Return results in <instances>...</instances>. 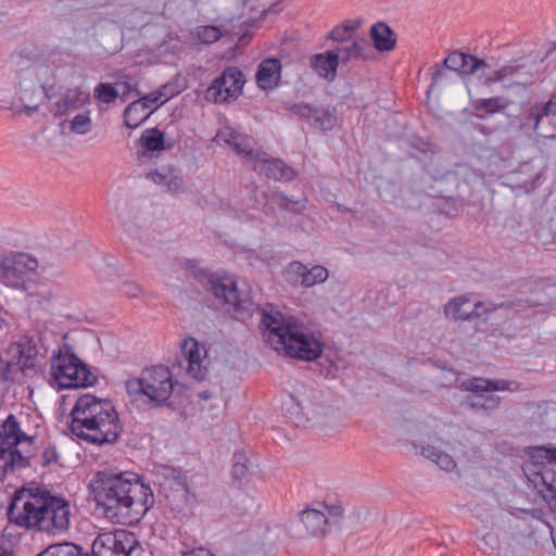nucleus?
I'll list each match as a JSON object with an SVG mask.
<instances>
[{
	"label": "nucleus",
	"mask_w": 556,
	"mask_h": 556,
	"mask_svg": "<svg viewBox=\"0 0 556 556\" xmlns=\"http://www.w3.org/2000/svg\"><path fill=\"white\" fill-rule=\"evenodd\" d=\"M421 454L426 458L435 463L441 469L445 471H452L456 467V462L454 460V458L435 446H424L421 450Z\"/></svg>",
	"instance_id": "obj_34"
},
{
	"label": "nucleus",
	"mask_w": 556,
	"mask_h": 556,
	"mask_svg": "<svg viewBox=\"0 0 556 556\" xmlns=\"http://www.w3.org/2000/svg\"><path fill=\"white\" fill-rule=\"evenodd\" d=\"M532 75L523 64L504 65L484 79V85L491 87L501 83L504 88L526 87L531 84Z\"/></svg>",
	"instance_id": "obj_20"
},
{
	"label": "nucleus",
	"mask_w": 556,
	"mask_h": 556,
	"mask_svg": "<svg viewBox=\"0 0 556 556\" xmlns=\"http://www.w3.org/2000/svg\"><path fill=\"white\" fill-rule=\"evenodd\" d=\"M443 66L460 75H471L488 64L471 54L454 51L444 59Z\"/></svg>",
	"instance_id": "obj_25"
},
{
	"label": "nucleus",
	"mask_w": 556,
	"mask_h": 556,
	"mask_svg": "<svg viewBox=\"0 0 556 556\" xmlns=\"http://www.w3.org/2000/svg\"><path fill=\"white\" fill-rule=\"evenodd\" d=\"M180 556H215L208 549L203 547H197L191 549H184L180 552Z\"/></svg>",
	"instance_id": "obj_48"
},
{
	"label": "nucleus",
	"mask_w": 556,
	"mask_h": 556,
	"mask_svg": "<svg viewBox=\"0 0 556 556\" xmlns=\"http://www.w3.org/2000/svg\"><path fill=\"white\" fill-rule=\"evenodd\" d=\"M152 111H148L143 106V102L132 101L129 103L124 111V123L128 128H137L141 125L150 115Z\"/></svg>",
	"instance_id": "obj_32"
},
{
	"label": "nucleus",
	"mask_w": 556,
	"mask_h": 556,
	"mask_svg": "<svg viewBox=\"0 0 556 556\" xmlns=\"http://www.w3.org/2000/svg\"><path fill=\"white\" fill-rule=\"evenodd\" d=\"M55 68L41 60L28 62L21 59L17 63L20 100L26 110H37L46 96L45 86L54 80Z\"/></svg>",
	"instance_id": "obj_7"
},
{
	"label": "nucleus",
	"mask_w": 556,
	"mask_h": 556,
	"mask_svg": "<svg viewBox=\"0 0 556 556\" xmlns=\"http://www.w3.org/2000/svg\"><path fill=\"white\" fill-rule=\"evenodd\" d=\"M472 407H484V404H480L479 402L471 403Z\"/></svg>",
	"instance_id": "obj_53"
},
{
	"label": "nucleus",
	"mask_w": 556,
	"mask_h": 556,
	"mask_svg": "<svg viewBox=\"0 0 556 556\" xmlns=\"http://www.w3.org/2000/svg\"><path fill=\"white\" fill-rule=\"evenodd\" d=\"M215 140L216 142H224L230 147L249 166H252L257 157H262V151L252 149L248 140L231 128H225L218 131Z\"/></svg>",
	"instance_id": "obj_23"
},
{
	"label": "nucleus",
	"mask_w": 556,
	"mask_h": 556,
	"mask_svg": "<svg viewBox=\"0 0 556 556\" xmlns=\"http://www.w3.org/2000/svg\"><path fill=\"white\" fill-rule=\"evenodd\" d=\"M374 48L380 52L391 51L396 45L395 33L383 22L375 23L370 28Z\"/></svg>",
	"instance_id": "obj_30"
},
{
	"label": "nucleus",
	"mask_w": 556,
	"mask_h": 556,
	"mask_svg": "<svg viewBox=\"0 0 556 556\" xmlns=\"http://www.w3.org/2000/svg\"><path fill=\"white\" fill-rule=\"evenodd\" d=\"M286 280L296 287L311 288L325 282L328 279V269L321 265H314L308 268L299 261L288 264L283 271Z\"/></svg>",
	"instance_id": "obj_16"
},
{
	"label": "nucleus",
	"mask_w": 556,
	"mask_h": 556,
	"mask_svg": "<svg viewBox=\"0 0 556 556\" xmlns=\"http://www.w3.org/2000/svg\"><path fill=\"white\" fill-rule=\"evenodd\" d=\"M56 54H58V52L53 51V52L49 53L48 58H51V56L56 55Z\"/></svg>",
	"instance_id": "obj_54"
},
{
	"label": "nucleus",
	"mask_w": 556,
	"mask_h": 556,
	"mask_svg": "<svg viewBox=\"0 0 556 556\" xmlns=\"http://www.w3.org/2000/svg\"><path fill=\"white\" fill-rule=\"evenodd\" d=\"M91 97L83 87L68 88L53 104L51 112L54 116L70 115L90 104Z\"/></svg>",
	"instance_id": "obj_22"
},
{
	"label": "nucleus",
	"mask_w": 556,
	"mask_h": 556,
	"mask_svg": "<svg viewBox=\"0 0 556 556\" xmlns=\"http://www.w3.org/2000/svg\"><path fill=\"white\" fill-rule=\"evenodd\" d=\"M121 292L127 298H138L142 294V288L136 282L126 281L123 283Z\"/></svg>",
	"instance_id": "obj_43"
},
{
	"label": "nucleus",
	"mask_w": 556,
	"mask_h": 556,
	"mask_svg": "<svg viewBox=\"0 0 556 556\" xmlns=\"http://www.w3.org/2000/svg\"><path fill=\"white\" fill-rule=\"evenodd\" d=\"M288 109L299 118L306 121L313 127L320 130L331 129L337 122L336 110L325 106H311L305 103H294Z\"/></svg>",
	"instance_id": "obj_19"
},
{
	"label": "nucleus",
	"mask_w": 556,
	"mask_h": 556,
	"mask_svg": "<svg viewBox=\"0 0 556 556\" xmlns=\"http://www.w3.org/2000/svg\"><path fill=\"white\" fill-rule=\"evenodd\" d=\"M71 417V432L91 444H112L123 431L114 405L90 393L77 399Z\"/></svg>",
	"instance_id": "obj_4"
},
{
	"label": "nucleus",
	"mask_w": 556,
	"mask_h": 556,
	"mask_svg": "<svg viewBox=\"0 0 556 556\" xmlns=\"http://www.w3.org/2000/svg\"><path fill=\"white\" fill-rule=\"evenodd\" d=\"M333 52L339 56V64L343 65L355 60L370 61L375 58L374 48L366 38H356L350 43H341L333 49Z\"/></svg>",
	"instance_id": "obj_24"
},
{
	"label": "nucleus",
	"mask_w": 556,
	"mask_h": 556,
	"mask_svg": "<svg viewBox=\"0 0 556 556\" xmlns=\"http://www.w3.org/2000/svg\"><path fill=\"white\" fill-rule=\"evenodd\" d=\"M338 58L333 50L317 53L311 59V66L320 78L333 81L339 66Z\"/></svg>",
	"instance_id": "obj_27"
},
{
	"label": "nucleus",
	"mask_w": 556,
	"mask_h": 556,
	"mask_svg": "<svg viewBox=\"0 0 556 556\" xmlns=\"http://www.w3.org/2000/svg\"><path fill=\"white\" fill-rule=\"evenodd\" d=\"M281 64L277 59H266L258 65L255 78L260 88L273 89L280 79Z\"/></svg>",
	"instance_id": "obj_28"
},
{
	"label": "nucleus",
	"mask_w": 556,
	"mask_h": 556,
	"mask_svg": "<svg viewBox=\"0 0 556 556\" xmlns=\"http://www.w3.org/2000/svg\"><path fill=\"white\" fill-rule=\"evenodd\" d=\"M523 472L530 484L547 501V495L556 494V471L542 462L532 460L523 466Z\"/></svg>",
	"instance_id": "obj_17"
},
{
	"label": "nucleus",
	"mask_w": 556,
	"mask_h": 556,
	"mask_svg": "<svg viewBox=\"0 0 556 556\" xmlns=\"http://www.w3.org/2000/svg\"><path fill=\"white\" fill-rule=\"evenodd\" d=\"M300 522L303 525L305 532L295 533V538H304L311 535L315 538H324L329 534L332 529L338 528L343 519V508L341 505L317 503L314 507H307L300 513Z\"/></svg>",
	"instance_id": "obj_9"
},
{
	"label": "nucleus",
	"mask_w": 556,
	"mask_h": 556,
	"mask_svg": "<svg viewBox=\"0 0 556 556\" xmlns=\"http://www.w3.org/2000/svg\"><path fill=\"white\" fill-rule=\"evenodd\" d=\"M16 350L20 355V365L24 375L36 371L38 367V344L37 341L28 336H24L16 343Z\"/></svg>",
	"instance_id": "obj_26"
},
{
	"label": "nucleus",
	"mask_w": 556,
	"mask_h": 556,
	"mask_svg": "<svg viewBox=\"0 0 556 556\" xmlns=\"http://www.w3.org/2000/svg\"><path fill=\"white\" fill-rule=\"evenodd\" d=\"M17 526L36 529L50 535L65 533L71 526L70 502L40 486H30L17 492L8 510Z\"/></svg>",
	"instance_id": "obj_2"
},
{
	"label": "nucleus",
	"mask_w": 556,
	"mask_h": 556,
	"mask_svg": "<svg viewBox=\"0 0 556 556\" xmlns=\"http://www.w3.org/2000/svg\"><path fill=\"white\" fill-rule=\"evenodd\" d=\"M138 102H143V106L148 110V111H152L154 109H156L160 104H163V101L160 100V94H157V92H152L148 96H144L142 98H140L139 100H137Z\"/></svg>",
	"instance_id": "obj_44"
},
{
	"label": "nucleus",
	"mask_w": 556,
	"mask_h": 556,
	"mask_svg": "<svg viewBox=\"0 0 556 556\" xmlns=\"http://www.w3.org/2000/svg\"><path fill=\"white\" fill-rule=\"evenodd\" d=\"M152 178L156 184H165L167 190L172 193L181 191L184 187V177L178 173L170 172L168 175H163L156 172L152 175Z\"/></svg>",
	"instance_id": "obj_37"
},
{
	"label": "nucleus",
	"mask_w": 556,
	"mask_h": 556,
	"mask_svg": "<svg viewBox=\"0 0 556 556\" xmlns=\"http://www.w3.org/2000/svg\"><path fill=\"white\" fill-rule=\"evenodd\" d=\"M497 309V305L475 299L473 293L454 296L444 305V316L453 321H470Z\"/></svg>",
	"instance_id": "obj_13"
},
{
	"label": "nucleus",
	"mask_w": 556,
	"mask_h": 556,
	"mask_svg": "<svg viewBox=\"0 0 556 556\" xmlns=\"http://www.w3.org/2000/svg\"><path fill=\"white\" fill-rule=\"evenodd\" d=\"M509 102L502 97H493L489 99H480L475 102L473 108L486 113H496L508 106Z\"/></svg>",
	"instance_id": "obj_38"
},
{
	"label": "nucleus",
	"mask_w": 556,
	"mask_h": 556,
	"mask_svg": "<svg viewBox=\"0 0 556 556\" xmlns=\"http://www.w3.org/2000/svg\"><path fill=\"white\" fill-rule=\"evenodd\" d=\"M552 539H553V542L555 544V547H556V536L552 533Z\"/></svg>",
	"instance_id": "obj_55"
},
{
	"label": "nucleus",
	"mask_w": 556,
	"mask_h": 556,
	"mask_svg": "<svg viewBox=\"0 0 556 556\" xmlns=\"http://www.w3.org/2000/svg\"><path fill=\"white\" fill-rule=\"evenodd\" d=\"M199 397L202 400H208L211 397V395L208 392L205 391V392L199 393Z\"/></svg>",
	"instance_id": "obj_52"
},
{
	"label": "nucleus",
	"mask_w": 556,
	"mask_h": 556,
	"mask_svg": "<svg viewBox=\"0 0 556 556\" xmlns=\"http://www.w3.org/2000/svg\"><path fill=\"white\" fill-rule=\"evenodd\" d=\"M0 556H14L11 552L0 546Z\"/></svg>",
	"instance_id": "obj_51"
},
{
	"label": "nucleus",
	"mask_w": 556,
	"mask_h": 556,
	"mask_svg": "<svg viewBox=\"0 0 556 556\" xmlns=\"http://www.w3.org/2000/svg\"><path fill=\"white\" fill-rule=\"evenodd\" d=\"M181 353L186 363V370L195 380H203L207 372L208 359L204 346L188 338L181 343Z\"/></svg>",
	"instance_id": "obj_18"
},
{
	"label": "nucleus",
	"mask_w": 556,
	"mask_h": 556,
	"mask_svg": "<svg viewBox=\"0 0 556 556\" xmlns=\"http://www.w3.org/2000/svg\"><path fill=\"white\" fill-rule=\"evenodd\" d=\"M140 143L151 152L168 150L174 146V142H167L164 139V134L157 128L146 129L141 134Z\"/></svg>",
	"instance_id": "obj_31"
},
{
	"label": "nucleus",
	"mask_w": 556,
	"mask_h": 556,
	"mask_svg": "<svg viewBox=\"0 0 556 556\" xmlns=\"http://www.w3.org/2000/svg\"><path fill=\"white\" fill-rule=\"evenodd\" d=\"M532 460L548 464H556V446H534L529 453Z\"/></svg>",
	"instance_id": "obj_39"
},
{
	"label": "nucleus",
	"mask_w": 556,
	"mask_h": 556,
	"mask_svg": "<svg viewBox=\"0 0 556 556\" xmlns=\"http://www.w3.org/2000/svg\"><path fill=\"white\" fill-rule=\"evenodd\" d=\"M207 285L208 290L216 299L231 307L235 318L244 320L251 316L255 305L250 292L244 289H239L238 285L231 278L210 276Z\"/></svg>",
	"instance_id": "obj_10"
},
{
	"label": "nucleus",
	"mask_w": 556,
	"mask_h": 556,
	"mask_svg": "<svg viewBox=\"0 0 556 556\" xmlns=\"http://www.w3.org/2000/svg\"><path fill=\"white\" fill-rule=\"evenodd\" d=\"M90 110L78 112L73 118L68 121V128L76 135H87L92 129V119Z\"/></svg>",
	"instance_id": "obj_35"
},
{
	"label": "nucleus",
	"mask_w": 556,
	"mask_h": 556,
	"mask_svg": "<svg viewBox=\"0 0 556 556\" xmlns=\"http://www.w3.org/2000/svg\"><path fill=\"white\" fill-rule=\"evenodd\" d=\"M156 92H157V94H160V100H162L163 103L168 101L175 94V92L172 90V87L169 85L162 86L161 89H159Z\"/></svg>",
	"instance_id": "obj_49"
},
{
	"label": "nucleus",
	"mask_w": 556,
	"mask_h": 556,
	"mask_svg": "<svg viewBox=\"0 0 556 556\" xmlns=\"http://www.w3.org/2000/svg\"><path fill=\"white\" fill-rule=\"evenodd\" d=\"M545 502L548 504L549 508H551L553 511H555V513H556V494H555V495H551V494H548V495H547V501H545Z\"/></svg>",
	"instance_id": "obj_50"
},
{
	"label": "nucleus",
	"mask_w": 556,
	"mask_h": 556,
	"mask_svg": "<svg viewBox=\"0 0 556 556\" xmlns=\"http://www.w3.org/2000/svg\"><path fill=\"white\" fill-rule=\"evenodd\" d=\"M222 37V31L215 26H203L198 30V38L201 42L210 45Z\"/></svg>",
	"instance_id": "obj_42"
},
{
	"label": "nucleus",
	"mask_w": 556,
	"mask_h": 556,
	"mask_svg": "<svg viewBox=\"0 0 556 556\" xmlns=\"http://www.w3.org/2000/svg\"><path fill=\"white\" fill-rule=\"evenodd\" d=\"M29 415L10 414L0 424V479L29 465V459L20 446H30L36 435L30 433Z\"/></svg>",
	"instance_id": "obj_5"
},
{
	"label": "nucleus",
	"mask_w": 556,
	"mask_h": 556,
	"mask_svg": "<svg viewBox=\"0 0 556 556\" xmlns=\"http://www.w3.org/2000/svg\"><path fill=\"white\" fill-rule=\"evenodd\" d=\"M258 175H264L268 179L290 181L295 177V172L282 160L270 157L262 152V157H257L251 166Z\"/></svg>",
	"instance_id": "obj_21"
},
{
	"label": "nucleus",
	"mask_w": 556,
	"mask_h": 556,
	"mask_svg": "<svg viewBox=\"0 0 556 556\" xmlns=\"http://www.w3.org/2000/svg\"><path fill=\"white\" fill-rule=\"evenodd\" d=\"M89 491L104 517L114 523H138L154 505L151 486L132 471H97Z\"/></svg>",
	"instance_id": "obj_1"
},
{
	"label": "nucleus",
	"mask_w": 556,
	"mask_h": 556,
	"mask_svg": "<svg viewBox=\"0 0 556 556\" xmlns=\"http://www.w3.org/2000/svg\"><path fill=\"white\" fill-rule=\"evenodd\" d=\"M173 388V375L163 365L144 368L139 377L126 381L129 396L142 399L154 407L167 405Z\"/></svg>",
	"instance_id": "obj_6"
},
{
	"label": "nucleus",
	"mask_w": 556,
	"mask_h": 556,
	"mask_svg": "<svg viewBox=\"0 0 556 556\" xmlns=\"http://www.w3.org/2000/svg\"><path fill=\"white\" fill-rule=\"evenodd\" d=\"M244 84L243 74L237 67H227L206 90V98L214 102H226L236 97Z\"/></svg>",
	"instance_id": "obj_15"
},
{
	"label": "nucleus",
	"mask_w": 556,
	"mask_h": 556,
	"mask_svg": "<svg viewBox=\"0 0 556 556\" xmlns=\"http://www.w3.org/2000/svg\"><path fill=\"white\" fill-rule=\"evenodd\" d=\"M3 323H4V320L0 317V329H1V328H2V326H3Z\"/></svg>",
	"instance_id": "obj_56"
},
{
	"label": "nucleus",
	"mask_w": 556,
	"mask_h": 556,
	"mask_svg": "<svg viewBox=\"0 0 556 556\" xmlns=\"http://www.w3.org/2000/svg\"><path fill=\"white\" fill-rule=\"evenodd\" d=\"M271 200L276 203L281 210H288L289 204H298L299 201L288 198L285 193L275 191L271 193Z\"/></svg>",
	"instance_id": "obj_45"
},
{
	"label": "nucleus",
	"mask_w": 556,
	"mask_h": 556,
	"mask_svg": "<svg viewBox=\"0 0 556 556\" xmlns=\"http://www.w3.org/2000/svg\"><path fill=\"white\" fill-rule=\"evenodd\" d=\"M58 460V452L54 447H47L41 453V464L47 467Z\"/></svg>",
	"instance_id": "obj_46"
},
{
	"label": "nucleus",
	"mask_w": 556,
	"mask_h": 556,
	"mask_svg": "<svg viewBox=\"0 0 556 556\" xmlns=\"http://www.w3.org/2000/svg\"><path fill=\"white\" fill-rule=\"evenodd\" d=\"M446 70L447 68L445 67H437V70L432 74V83L430 85L429 90L433 89L437 85H440L447 77Z\"/></svg>",
	"instance_id": "obj_47"
},
{
	"label": "nucleus",
	"mask_w": 556,
	"mask_h": 556,
	"mask_svg": "<svg viewBox=\"0 0 556 556\" xmlns=\"http://www.w3.org/2000/svg\"><path fill=\"white\" fill-rule=\"evenodd\" d=\"M38 268V261L23 252L0 254V282L4 286L22 289L29 275Z\"/></svg>",
	"instance_id": "obj_12"
},
{
	"label": "nucleus",
	"mask_w": 556,
	"mask_h": 556,
	"mask_svg": "<svg viewBox=\"0 0 556 556\" xmlns=\"http://www.w3.org/2000/svg\"><path fill=\"white\" fill-rule=\"evenodd\" d=\"M462 387L473 393L490 392V391H504L515 390L518 383L515 381L506 380H489L484 378H471L462 383Z\"/></svg>",
	"instance_id": "obj_29"
},
{
	"label": "nucleus",
	"mask_w": 556,
	"mask_h": 556,
	"mask_svg": "<svg viewBox=\"0 0 556 556\" xmlns=\"http://www.w3.org/2000/svg\"><path fill=\"white\" fill-rule=\"evenodd\" d=\"M521 126L542 138H556V92L546 103H535L525 114Z\"/></svg>",
	"instance_id": "obj_14"
},
{
	"label": "nucleus",
	"mask_w": 556,
	"mask_h": 556,
	"mask_svg": "<svg viewBox=\"0 0 556 556\" xmlns=\"http://www.w3.org/2000/svg\"><path fill=\"white\" fill-rule=\"evenodd\" d=\"M118 97L117 90L106 83H100L94 88V98L102 103L110 104L114 102Z\"/></svg>",
	"instance_id": "obj_40"
},
{
	"label": "nucleus",
	"mask_w": 556,
	"mask_h": 556,
	"mask_svg": "<svg viewBox=\"0 0 556 556\" xmlns=\"http://www.w3.org/2000/svg\"><path fill=\"white\" fill-rule=\"evenodd\" d=\"M248 459L247 457L241 453H236L233 455V464H232V477L238 482H242L245 480L249 467H248Z\"/></svg>",
	"instance_id": "obj_41"
},
{
	"label": "nucleus",
	"mask_w": 556,
	"mask_h": 556,
	"mask_svg": "<svg viewBox=\"0 0 556 556\" xmlns=\"http://www.w3.org/2000/svg\"><path fill=\"white\" fill-rule=\"evenodd\" d=\"M37 556H90L80 545L62 542L49 545Z\"/></svg>",
	"instance_id": "obj_33"
},
{
	"label": "nucleus",
	"mask_w": 556,
	"mask_h": 556,
	"mask_svg": "<svg viewBox=\"0 0 556 556\" xmlns=\"http://www.w3.org/2000/svg\"><path fill=\"white\" fill-rule=\"evenodd\" d=\"M261 326L273 349L285 352L289 357L312 362L323 353L320 334L309 330L294 316L263 309Z\"/></svg>",
	"instance_id": "obj_3"
},
{
	"label": "nucleus",
	"mask_w": 556,
	"mask_h": 556,
	"mask_svg": "<svg viewBox=\"0 0 556 556\" xmlns=\"http://www.w3.org/2000/svg\"><path fill=\"white\" fill-rule=\"evenodd\" d=\"M51 377L59 389H79L92 386L97 378L74 354H60L51 364Z\"/></svg>",
	"instance_id": "obj_8"
},
{
	"label": "nucleus",
	"mask_w": 556,
	"mask_h": 556,
	"mask_svg": "<svg viewBox=\"0 0 556 556\" xmlns=\"http://www.w3.org/2000/svg\"><path fill=\"white\" fill-rule=\"evenodd\" d=\"M91 552L92 556H141L143 548L134 533L116 530L98 534Z\"/></svg>",
	"instance_id": "obj_11"
},
{
	"label": "nucleus",
	"mask_w": 556,
	"mask_h": 556,
	"mask_svg": "<svg viewBox=\"0 0 556 556\" xmlns=\"http://www.w3.org/2000/svg\"><path fill=\"white\" fill-rule=\"evenodd\" d=\"M358 27L359 22H346L342 25L336 26L330 31L329 38L340 43L349 42Z\"/></svg>",
	"instance_id": "obj_36"
}]
</instances>
